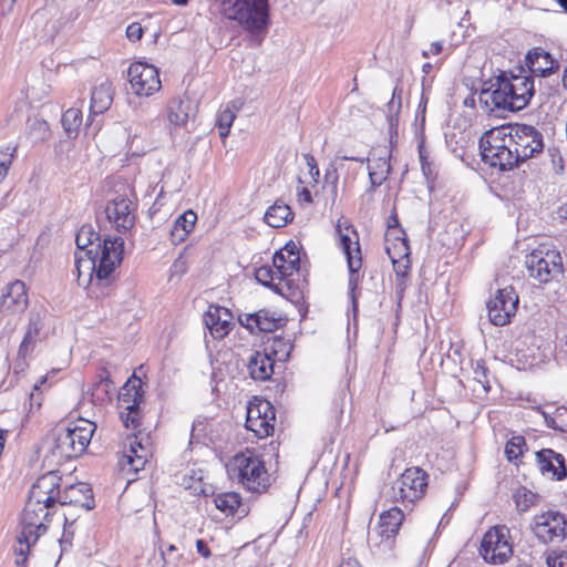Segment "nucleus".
<instances>
[{"instance_id":"nucleus-1","label":"nucleus","mask_w":567,"mask_h":567,"mask_svg":"<svg viewBox=\"0 0 567 567\" xmlns=\"http://www.w3.org/2000/svg\"><path fill=\"white\" fill-rule=\"evenodd\" d=\"M60 481L56 472H49L31 486L20 516V533L14 549L17 566H25L31 547L47 533L48 523L54 514V497L59 495Z\"/></svg>"},{"instance_id":"nucleus-2","label":"nucleus","mask_w":567,"mask_h":567,"mask_svg":"<svg viewBox=\"0 0 567 567\" xmlns=\"http://www.w3.org/2000/svg\"><path fill=\"white\" fill-rule=\"evenodd\" d=\"M535 93L534 78L525 69L517 73L503 72L492 89L482 90L478 100L483 109L488 112L520 111L525 109Z\"/></svg>"},{"instance_id":"nucleus-3","label":"nucleus","mask_w":567,"mask_h":567,"mask_svg":"<svg viewBox=\"0 0 567 567\" xmlns=\"http://www.w3.org/2000/svg\"><path fill=\"white\" fill-rule=\"evenodd\" d=\"M300 268V249L290 240L277 250L272 257V266L264 265L255 270L256 280L274 292L287 298L299 297V289L293 285L292 276Z\"/></svg>"},{"instance_id":"nucleus-4","label":"nucleus","mask_w":567,"mask_h":567,"mask_svg":"<svg viewBox=\"0 0 567 567\" xmlns=\"http://www.w3.org/2000/svg\"><path fill=\"white\" fill-rule=\"evenodd\" d=\"M228 476L245 492L262 495L270 489L274 477L264 456L254 447H245L233 455L227 463Z\"/></svg>"},{"instance_id":"nucleus-5","label":"nucleus","mask_w":567,"mask_h":567,"mask_svg":"<svg viewBox=\"0 0 567 567\" xmlns=\"http://www.w3.org/2000/svg\"><path fill=\"white\" fill-rule=\"evenodd\" d=\"M124 241L120 237H106L101 251L75 252V269L80 285L107 280L122 261Z\"/></svg>"},{"instance_id":"nucleus-6","label":"nucleus","mask_w":567,"mask_h":567,"mask_svg":"<svg viewBox=\"0 0 567 567\" xmlns=\"http://www.w3.org/2000/svg\"><path fill=\"white\" fill-rule=\"evenodd\" d=\"M95 430L94 422L81 417L66 424H58L54 429L53 454L62 460L81 456L86 451Z\"/></svg>"},{"instance_id":"nucleus-7","label":"nucleus","mask_w":567,"mask_h":567,"mask_svg":"<svg viewBox=\"0 0 567 567\" xmlns=\"http://www.w3.org/2000/svg\"><path fill=\"white\" fill-rule=\"evenodd\" d=\"M219 13L236 21L251 34L264 33L269 24L268 0H218Z\"/></svg>"},{"instance_id":"nucleus-8","label":"nucleus","mask_w":567,"mask_h":567,"mask_svg":"<svg viewBox=\"0 0 567 567\" xmlns=\"http://www.w3.org/2000/svg\"><path fill=\"white\" fill-rule=\"evenodd\" d=\"M508 127L501 125L483 133L478 147L482 162L499 172L512 171L518 166L514 148L509 145Z\"/></svg>"},{"instance_id":"nucleus-9","label":"nucleus","mask_w":567,"mask_h":567,"mask_svg":"<svg viewBox=\"0 0 567 567\" xmlns=\"http://www.w3.org/2000/svg\"><path fill=\"white\" fill-rule=\"evenodd\" d=\"M384 246L395 274L396 295L401 299L411 278V248L405 230L396 228L385 231Z\"/></svg>"},{"instance_id":"nucleus-10","label":"nucleus","mask_w":567,"mask_h":567,"mask_svg":"<svg viewBox=\"0 0 567 567\" xmlns=\"http://www.w3.org/2000/svg\"><path fill=\"white\" fill-rule=\"evenodd\" d=\"M526 267L530 278L539 284L557 280L564 271L560 252L548 244H539L526 256Z\"/></svg>"},{"instance_id":"nucleus-11","label":"nucleus","mask_w":567,"mask_h":567,"mask_svg":"<svg viewBox=\"0 0 567 567\" xmlns=\"http://www.w3.org/2000/svg\"><path fill=\"white\" fill-rule=\"evenodd\" d=\"M429 486V474L419 466L403 471L391 487V499L404 507H412L421 501Z\"/></svg>"},{"instance_id":"nucleus-12","label":"nucleus","mask_w":567,"mask_h":567,"mask_svg":"<svg viewBox=\"0 0 567 567\" xmlns=\"http://www.w3.org/2000/svg\"><path fill=\"white\" fill-rule=\"evenodd\" d=\"M336 239L338 247L347 258L350 274V285L357 286L360 279V270L363 266V255L360 246V236L355 227L348 220L339 219L336 226Z\"/></svg>"},{"instance_id":"nucleus-13","label":"nucleus","mask_w":567,"mask_h":567,"mask_svg":"<svg viewBox=\"0 0 567 567\" xmlns=\"http://www.w3.org/2000/svg\"><path fill=\"white\" fill-rule=\"evenodd\" d=\"M513 540L507 526H492L483 535L480 555L486 563L502 565L513 556Z\"/></svg>"},{"instance_id":"nucleus-14","label":"nucleus","mask_w":567,"mask_h":567,"mask_svg":"<svg viewBox=\"0 0 567 567\" xmlns=\"http://www.w3.org/2000/svg\"><path fill=\"white\" fill-rule=\"evenodd\" d=\"M505 127H508V143L514 148L518 165L543 152V135L536 127L520 123L508 124Z\"/></svg>"},{"instance_id":"nucleus-15","label":"nucleus","mask_w":567,"mask_h":567,"mask_svg":"<svg viewBox=\"0 0 567 567\" xmlns=\"http://www.w3.org/2000/svg\"><path fill=\"white\" fill-rule=\"evenodd\" d=\"M127 82L131 93L140 99L151 97L162 89L158 68L144 61H134L130 64Z\"/></svg>"},{"instance_id":"nucleus-16","label":"nucleus","mask_w":567,"mask_h":567,"mask_svg":"<svg viewBox=\"0 0 567 567\" xmlns=\"http://www.w3.org/2000/svg\"><path fill=\"white\" fill-rule=\"evenodd\" d=\"M276 409L269 400L254 396L247 406L245 426L257 439H267L275 433Z\"/></svg>"},{"instance_id":"nucleus-17","label":"nucleus","mask_w":567,"mask_h":567,"mask_svg":"<svg viewBox=\"0 0 567 567\" xmlns=\"http://www.w3.org/2000/svg\"><path fill=\"white\" fill-rule=\"evenodd\" d=\"M530 530L543 544H559L567 536V519L559 511L547 509L535 514Z\"/></svg>"},{"instance_id":"nucleus-18","label":"nucleus","mask_w":567,"mask_h":567,"mask_svg":"<svg viewBox=\"0 0 567 567\" xmlns=\"http://www.w3.org/2000/svg\"><path fill=\"white\" fill-rule=\"evenodd\" d=\"M153 444L148 434H132L126 437L124 450L118 457V465L126 473H134L144 470L153 455Z\"/></svg>"},{"instance_id":"nucleus-19","label":"nucleus","mask_w":567,"mask_h":567,"mask_svg":"<svg viewBox=\"0 0 567 567\" xmlns=\"http://www.w3.org/2000/svg\"><path fill=\"white\" fill-rule=\"evenodd\" d=\"M518 295L513 287L498 289L487 302V312L491 322L503 327L511 322L518 307Z\"/></svg>"},{"instance_id":"nucleus-20","label":"nucleus","mask_w":567,"mask_h":567,"mask_svg":"<svg viewBox=\"0 0 567 567\" xmlns=\"http://www.w3.org/2000/svg\"><path fill=\"white\" fill-rule=\"evenodd\" d=\"M137 204L126 196H117L105 206L106 218L118 233H126L133 228Z\"/></svg>"},{"instance_id":"nucleus-21","label":"nucleus","mask_w":567,"mask_h":567,"mask_svg":"<svg viewBox=\"0 0 567 567\" xmlns=\"http://www.w3.org/2000/svg\"><path fill=\"white\" fill-rule=\"evenodd\" d=\"M29 306L27 285L19 279L9 282L0 296V312L8 316L23 313Z\"/></svg>"},{"instance_id":"nucleus-22","label":"nucleus","mask_w":567,"mask_h":567,"mask_svg":"<svg viewBox=\"0 0 567 567\" xmlns=\"http://www.w3.org/2000/svg\"><path fill=\"white\" fill-rule=\"evenodd\" d=\"M60 485H62V480L60 481ZM56 503L84 511H90L95 506L93 491L91 486L84 482L64 485L62 491L61 486H59V495L54 497V505Z\"/></svg>"},{"instance_id":"nucleus-23","label":"nucleus","mask_w":567,"mask_h":567,"mask_svg":"<svg viewBox=\"0 0 567 567\" xmlns=\"http://www.w3.org/2000/svg\"><path fill=\"white\" fill-rule=\"evenodd\" d=\"M404 520L405 514L398 506H392L389 509L383 511L380 514L378 522V536L380 537L379 545H382L388 549H393L395 546V539Z\"/></svg>"},{"instance_id":"nucleus-24","label":"nucleus","mask_w":567,"mask_h":567,"mask_svg":"<svg viewBox=\"0 0 567 567\" xmlns=\"http://www.w3.org/2000/svg\"><path fill=\"white\" fill-rule=\"evenodd\" d=\"M239 320L250 332H274L287 324L288 317L277 311L260 309L240 317Z\"/></svg>"},{"instance_id":"nucleus-25","label":"nucleus","mask_w":567,"mask_h":567,"mask_svg":"<svg viewBox=\"0 0 567 567\" xmlns=\"http://www.w3.org/2000/svg\"><path fill=\"white\" fill-rule=\"evenodd\" d=\"M204 323L214 339H224L234 328L231 311L218 305H209L204 313Z\"/></svg>"},{"instance_id":"nucleus-26","label":"nucleus","mask_w":567,"mask_h":567,"mask_svg":"<svg viewBox=\"0 0 567 567\" xmlns=\"http://www.w3.org/2000/svg\"><path fill=\"white\" fill-rule=\"evenodd\" d=\"M390 151L386 146L373 147L368 156V172L371 189L381 186L391 172Z\"/></svg>"},{"instance_id":"nucleus-27","label":"nucleus","mask_w":567,"mask_h":567,"mask_svg":"<svg viewBox=\"0 0 567 567\" xmlns=\"http://www.w3.org/2000/svg\"><path fill=\"white\" fill-rule=\"evenodd\" d=\"M535 460L543 475L555 481L567 478L566 458L563 454L551 449H542L535 453Z\"/></svg>"},{"instance_id":"nucleus-28","label":"nucleus","mask_w":567,"mask_h":567,"mask_svg":"<svg viewBox=\"0 0 567 567\" xmlns=\"http://www.w3.org/2000/svg\"><path fill=\"white\" fill-rule=\"evenodd\" d=\"M526 64L529 70L528 73L538 76H548L559 68L558 62L543 48H534L528 51Z\"/></svg>"},{"instance_id":"nucleus-29","label":"nucleus","mask_w":567,"mask_h":567,"mask_svg":"<svg viewBox=\"0 0 567 567\" xmlns=\"http://www.w3.org/2000/svg\"><path fill=\"white\" fill-rule=\"evenodd\" d=\"M274 358L265 351H255L247 363L248 373L255 381L270 380L275 372Z\"/></svg>"},{"instance_id":"nucleus-30","label":"nucleus","mask_w":567,"mask_h":567,"mask_svg":"<svg viewBox=\"0 0 567 567\" xmlns=\"http://www.w3.org/2000/svg\"><path fill=\"white\" fill-rule=\"evenodd\" d=\"M144 402V390L142 380L135 375L131 377L122 386L118 395V408L121 411L141 406Z\"/></svg>"},{"instance_id":"nucleus-31","label":"nucleus","mask_w":567,"mask_h":567,"mask_svg":"<svg viewBox=\"0 0 567 567\" xmlns=\"http://www.w3.org/2000/svg\"><path fill=\"white\" fill-rule=\"evenodd\" d=\"M197 221V214L193 209H188L181 214L174 221L169 233L172 244L179 245L184 243L189 234L194 230Z\"/></svg>"},{"instance_id":"nucleus-32","label":"nucleus","mask_w":567,"mask_h":567,"mask_svg":"<svg viewBox=\"0 0 567 567\" xmlns=\"http://www.w3.org/2000/svg\"><path fill=\"white\" fill-rule=\"evenodd\" d=\"M291 207L281 200H276L265 213L264 220L274 228H280L288 225L293 219Z\"/></svg>"},{"instance_id":"nucleus-33","label":"nucleus","mask_w":567,"mask_h":567,"mask_svg":"<svg viewBox=\"0 0 567 567\" xmlns=\"http://www.w3.org/2000/svg\"><path fill=\"white\" fill-rule=\"evenodd\" d=\"M113 102L112 85L107 82L95 86L91 93L90 112L93 115L103 114Z\"/></svg>"},{"instance_id":"nucleus-34","label":"nucleus","mask_w":567,"mask_h":567,"mask_svg":"<svg viewBox=\"0 0 567 567\" xmlns=\"http://www.w3.org/2000/svg\"><path fill=\"white\" fill-rule=\"evenodd\" d=\"M167 118L174 126H185L189 118V101L181 96L172 97L167 103Z\"/></svg>"},{"instance_id":"nucleus-35","label":"nucleus","mask_w":567,"mask_h":567,"mask_svg":"<svg viewBox=\"0 0 567 567\" xmlns=\"http://www.w3.org/2000/svg\"><path fill=\"white\" fill-rule=\"evenodd\" d=\"M528 451V445L525 436L517 434L513 435L505 443L504 454L508 463H512L517 468L523 465V457Z\"/></svg>"},{"instance_id":"nucleus-36","label":"nucleus","mask_w":567,"mask_h":567,"mask_svg":"<svg viewBox=\"0 0 567 567\" xmlns=\"http://www.w3.org/2000/svg\"><path fill=\"white\" fill-rule=\"evenodd\" d=\"M75 244L78 251L85 254L89 250H97L101 251L103 244H101L100 234L94 231L92 226L83 225L76 236Z\"/></svg>"},{"instance_id":"nucleus-37","label":"nucleus","mask_w":567,"mask_h":567,"mask_svg":"<svg viewBox=\"0 0 567 567\" xmlns=\"http://www.w3.org/2000/svg\"><path fill=\"white\" fill-rule=\"evenodd\" d=\"M293 344L290 339L281 336L271 338L265 347V351L277 362H287L292 352Z\"/></svg>"},{"instance_id":"nucleus-38","label":"nucleus","mask_w":567,"mask_h":567,"mask_svg":"<svg viewBox=\"0 0 567 567\" xmlns=\"http://www.w3.org/2000/svg\"><path fill=\"white\" fill-rule=\"evenodd\" d=\"M214 504L226 516H234L243 504L238 492H223L214 496Z\"/></svg>"},{"instance_id":"nucleus-39","label":"nucleus","mask_w":567,"mask_h":567,"mask_svg":"<svg viewBox=\"0 0 567 567\" xmlns=\"http://www.w3.org/2000/svg\"><path fill=\"white\" fill-rule=\"evenodd\" d=\"M512 498L516 509L525 513L539 503L540 496L525 486H519L513 492Z\"/></svg>"},{"instance_id":"nucleus-40","label":"nucleus","mask_w":567,"mask_h":567,"mask_svg":"<svg viewBox=\"0 0 567 567\" xmlns=\"http://www.w3.org/2000/svg\"><path fill=\"white\" fill-rule=\"evenodd\" d=\"M37 340L30 338L28 336H23L17 352V358L14 361V372H23L27 370L31 354L34 352Z\"/></svg>"},{"instance_id":"nucleus-41","label":"nucleus","mask_w":567,"mask_h":567,"mask_svg":"<svg viewBox=\"0 0 567 567\" xmlns=\"http://www.w3.org/2000/svg\"><path fill=\"white\" fill-rule=\"evenodd\" d=\"M120 417L127 430L133 431L132 434L143 435V412L141 406H134L133 409L120 411Z\"/></svg>"},{"instance_id":"nucleus-42","label":"nucleus","mask_w":567,"mask_h":567,"mask_svg":"<svg viewBox=\"0 0 567 567\" xmlns=\"http://www.w3.org/2000/svg\"><path fill=\"white\" fill-rule=\"evenodd\" d=\"M235 118L236 114L234 110L229 106L225 107L224 110H220L217 113L215 125L218 128V134L223 143H225L226 138L228 137Z\"/></svg>"},{"instance_id":"nucleus-43","label":"nucleus","mask_w":567,"mask_h":567,"mask_svg":"<svg viewBox=\"0 0 567 567\" xmlns=\"http://www.w3.org/2000/svg\"><path fill=\"white\" fill-rule=\"evenodd\" d=\"M317 195L318 190L317 188H312L311 185H308L307 179H302L301 177L298 178V185L296 188V197L297 203L300 206H308L313 203L312 195Z\"/></svg>"},{"instance_id":"nucleus-44","label":"nucleus","mask_w":567,"mask_h":567,"mask_svg":"<svg viewBox=\"0 0 567 567\" xmlns=\"http://www.w3.org/2000/svg\"><path fill=\"white\" fill-rule=\"evenodd\" d=\"M303 158L306 161V164L309 168L308 172V185H311L312 188H318L319 185V176H320V169L318 166V163L313 155L311 154H305Z\"/></svg>"},{"instance_id":"nucleus-45","label":"nucleus","mask_w":567,"mask_h":567,"mask_svg":"<svg viewBox=\"0 0 567 567\" xmlns=\"http://www.w3.org/2000/svg\"><path fill=\"white\" fill-rule=\"evenodd\" d=\"M473 373L474 379L477 381L484 389L489 388V380H488V368L486 367V363L484 360H477L475 361L473 365Z\"/></svg>"},{"instance_id":"nucleus-46","label":"nucleus","mask_w":567,"mask_h":567,"mask_svg":"<svg viewBox=\"0 0 567 567\" xmlns=\"http://www.w3.org/2000/svg\"><path fill=\"white\" fill-rule=\"evenodd\" d=\"M419 157L421 163V168L423 174L426 177H432L435 175L433 163L429 158V152L426 151L423 143L419 145Z\"/></svg>"},{"instance_id":"nucleus-47","label":"nucleus","mask_w":567,"mask_h":567,"mask_svg":"<svg viewBox=\"0 0 567 567\" xmlns=\"http://www.w3.org/2000/svg\"><path fill=\"white\" fill-rule=\"evenodd\" d=\"M17 150H18V146L16 144L14 145L9 144L3 147H0V167L2 166L4 168H7L8 171L10 169L13 158L16 156Z\"/></svg>"},{"instance_id":"nucleus-48","label":"nucleus","mask_w":567,"mask_h":567,"mask_svg":"<svg viewBox=\"0 0 567 567\" xmlns=\"http://www.w3.org/2000/svg\"><path fill=\"white\" fill-rule=\"evenodd\" d=\"M548 567H567V553L563 550H553L547 555Z\"/></svg>"},{"instance_id":"nucleus-49","label":"nucleus","mask_w":567,"mask_h":567,"mask_svg":"<svg viewBox=\"0 0 567 567\" xmlns=\"http://www.w3.org/2000/svg\"><path fill=\"white\" fill-rule=\"evenodd\" d=\"M42 328L43 322L39 315L37 317H31L29 319L24 334L37 340Z\"/></svg>"},{"instance_id":"nucleus-50","label":"nucleus","mask_w":567,"mask_h":567,"mask_svg":"<svg viewBox=\"0 0 567 567\" xmlns=\"http://www.w3.org/2000/svg\"><path fill=\"white\" fill-rule=\"evenodd\" d=\"M125 33L130 41L136 42L143 38L144 29L140 22H132L127 25Z\"/></svg>"},{"instance_id":"nucleus-51","label":"nucleus","mask_w":567,"mask_h":567,"mask_svg":"<svg viewBox=\"0 0 567 567\" xmlns=\"http://www.w3.org/2000/svg\"><path fill=\"white\" fill-rule=\"evenodd\" d=\"M196 550H197L198 555L205 559H208L212 557L210 548L208 547L207 543L204 539L196 540Z\"/></svg>"},{"instance_id":"nucleus-52","label":"nucleus","mask_w":567,"mask_h":567,"mask_svg":"<svg viewBox=\"0 0 567 567\" xmlns=\"http://www.w3.org/2000/svg\"><path fill=\"white\" fill-rule=\"evenodd\" d=\"M396 228H402V226L400 225L396 209L393 208L390 216L388 217L385 231H390L391 229H396Z\"/></svg>"},{"instance_id":"nucleus-53","label":"nucleus","mask_w":567,"mask_h":567,"mask_svg":"<svg viewBox=\"0 0 567 567\" xmlns=\"http://www.w3.org/2000/svg\"><path fill=\"white\" fill-rule=\"evenodd\" d=\"M401 99H402V89L395 86L393 89L392 96H391V100L389 102V107L392 109V107L396 106L398 109H400V106H401Z\"/></svg>"},{"instance_id":"nucleus-54","label":"nucleus","mask_w":567,"mask_h":567,"mask_svg":"<svg viewBox=\"0 0 567 567\" xmlns=\"http://www.w3.org/2000/svg\"><path fill=\"white\" fill-rule=\"evenodd\" d=\"M443 50V45L440 41L432 42L427 51L423 52L424 56L439 55Z\"/></svg>"},{"instance_id":"nucleus-55","label":"nucleus","mask_w":567,"mask_h":567,"mask_svg":"<svg viewBox=\"0 0 567 567\" xmlns=\"http://www.w3.org/2000/svg\"><path fill=\"white\" fill-rule=\"evenodd\" d=\"M70 117H72L74 120V122H78L79 124L81 123V116H80L79 110H75V109L68 110L63 115V123L69 121Z\"/></svg>"},{"instance_id":"nucleus-56","label":"nucleus","mask_w":567,"mask_h":567,"mask_svg":"<svg viewBox=\"0 0 567 567\" xmlns=\"http://www.w3.org/2000/svg\"><path fill=\"white\" fill-rule=\"evenodd\" d=\"M339 567H363L361 563L355 558H348L343 560Z\"/></svg>"},{"instance_id":"nucleus-57","label":"nucleus","mask_w":567,"mask_h":567,"mask_svg":"<svg viewBox=\"0 0 567 567\" xmlns=\"http://www.w3.org/2000/svg\"><path fill=\"white\" fill-rule=\"evenodd\" d=\"M47 381H48V375H43L37 381V383L33 385V392L31 393V400H33V398L35 395L34 392L39 391L41 389V386L47 383Z\"/></svg>"},{"instance_id":"nucleus-58","label":"nucleus","mask_w":567,"mask_h":567,"mask_svg":"<svg viewBox=\"0 0 567 567\" xmlns=\"http://www.w3.org/2000/svg\"><path fill=\"white\" fill-rule=\"evenodd\" d=\"M101 383H105V385L112 384L109 371L106 369H103V375H101Z\"/></svg>"},{"instance_id":"nucleus-59","label":"nucleus","mask_w":567,"mask_h":567,"mask_svg":"<svg viewBox=\"0 0 567 567\" xmlns=\"http://www.w3.org/2000/svg\"><path fill=\"white\" fill-rule=\"evenodd\" d=\"M8 169L4 168V167H0V183L6 178V176L8 175Z\"/></svg>"},{"instance_id":"nucleus-60","label":"nucleus","mask_w":567,"mask_h":567,"mask_svg":"<svg viewBox=\"0 0 567 567\" xmlns=\"http://www.w3.org/2000/svg\"><path fill=\"white\" fill-rule=\"evenodd\" d=\"M563 86L567 91V66L565 68L564 74H563Z\"/></svg>"},{"instance_id":"nucleus-61","label":"nucleus","mask_w":567,"mask_h":567,"mask_svg":"<svg viewBox=\"0 0 567 567\" xmlns=\"http://www.w3.org/2000/svg\"><path fill=\"white\" fill-rule=\"evenodd\" d=\"M174 4L177 6H185L188 3L189 0H171Z\"/></svg>"},{"instance_id":"nucleus-62","label":"nucleus","mask_w":567,"mask_h":567,"mask_svg":"<svg viewBox=\"0 0 567 567\" xmlns=\"http://www.w3.org/2000/svg\"><path fill=\"white\" fill-rule=\"evenodd\" d=\"M474 104V97L471 96L470 99H465L464 101V105L468 106V105H473Z\"/></svg>"},{"instance_id":"nucleus-63","label":"nucleus","mask_w":567,"mask_h":567,"mask_svg":"<svg viewBox=\"0 0 567 567\" xmlns=\"http://www.w3.org/2000/svg\"><path fill=\"white\" fill-rule=\"evenodd\" d=\"M561 216L567 219V203L564 207L560 208Z\"/></svg>"},{"instance_id":"nucleus-64","label":"nucleus","mask_w":567,"mask_h":567,"mask_svg":"<svg viewBox=\"0 0 567 567\" xmlns=\"http://www.w3.org/2000/svg\"><path fill=\"white\" fill-rule=\"evenodd\" d=\"M175 550H176V546L173 544L167 547V551H169V553H173Z\"/></svg>"}]
</instances>
